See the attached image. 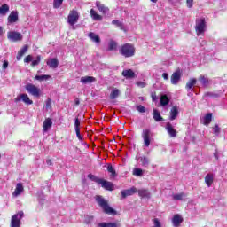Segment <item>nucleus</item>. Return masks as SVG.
Wrapping results in <instances>:
<instances>
[{
    "mask_svg": "<svg viewBox=\"0 0 227 227\" xmlns=\"http://www.w3.org/2000/svg\"><path fill=\"white\" fill-rule=\"evenodd\" d=\"M97 82V78L93 76H83L80 80V82H82V84H91V82Z\"/></svg>",
    "mask_w": 227,
    "mask_h": 227,
    "instance_id": "obj_19",
    "label": "nucleus"
},
{
    "mask_svg": "<svg viewBox=\"0 0 227 227\" xmlns=\"http://www.w3.org/2000/svg\"><path fill=\"white\" fill-rule=\"evenodd\" d=\"M22 56H24V55H22V54H20V52H18V55H17V57H16V59H17L18 61H20V59H22Z\"/></svg>",
    "mask_w": 227,
    "mask_h": 227,
    "instance_id": "obj_58",
    "label": "nucleus"
},
{
    "mask_svg": "<svg viewBox=\"0 0 227 227\" xmlns=\"http://www.w3.org/2000/svg\"><path fill=\"white\" fill-rule=\"evenodd\" d=\"M165 129L170 137H176V130L175 128H173V124H171V122H168Z\"/></svg>",
    "mask_w": 227,
    "mask_h": 227,
    "instance_id": "obj_15",
    "label": "nucleus"
},
{
    "mask_svg": "<svg viewBox=\"0 0 227 227\" xmlns=\"http://www.w3.org/2000/svg\"><path fill=\"white\" fill-rule=\"evenodd\" d=\"M10 12V6L6 4H4L0 7V15H6Z\"/></svg>",
    "mask_w": 227,
    "mask_h": 227,
    "instance_id": "obj_29",
    "label": "nucleus"
},
{
    "mask_svg": "<svg viewBox=\"0 0 227 227\" xmlns=\"http://www.w3.org/2000/svg\"><path fill=\"white\" fill-rule=\"evenodd\" d=\"M35 81H49L51 79V75L49 74H42V75H35Z\"/></svg>",
    "mask_w": 227,
    "mask_h": 227,
    "instance_id": "obj_32",
    "label": "nucleus"
},
{
    "mask_svg": "<svg viewBox=\"0 0 227 227\" xmlns=\"http://www.w3.org/2000/svg\"><path fill=\"white\" fill-rule=\"evenodd\" d=\"M79 104H81V101H79V98H76V99L74 100V105H75V106H79Z\"/></svg>",
    "mask_w": 227,
    "mask_h": 227,
    "instance_id": "obj_59",
    "label": "nucleus"
},
{
    "mask_svg": "<svg viewBox=\"0 0 227 227\" xmlns=\"http://www.w3.org/2000/svg\"><path fill=\"white\" fill-rule=\"evenodd\" d=\"M31 61H33V56L31 55H28L24 59L25 63H31Z\"/></svg>",
    "mask_w": 227,
    "mask_h": 227,
    "instance_id": "obj_51",
    "label": "nucleus"
},
{
    "mask_svg": "<svg viewBox=\"0 0 227 227\" xmlns=\"http://www.w3.org/2000/svg\"><path fill=\"white\" fill-rule=\"evenodd\" d=\"M40 60H41L40 56H37L36 59L32 61L31 67H36L40 65Z\"/></svg>",
    "mask_w": 227,
    "mask_h": 227,
    "instance_id": "obj_47",
    "label": "nucleus"
},
{
    "mask_svg": "<svg viewBox=\"0 0 227 227\" xmlns=\"http://www.w3.org/2000/svg\"><path fill=\"white\" fill-rule=\"evenodd\" d=\"M46 164H48V166H52V160H47Z\"/></svg>",
    "mask_w": 227,
    "mask_h": 227,
    "instance_id": "obj_60",
    "label": "nucleus"
},
{
    "mask_svg": "<svg viewBox=\"0 0 227 227\" xmlns=\"http://www.w3.org/2000/svg\"><path fill=\"white\" fill-rule=\"evenodd\" d=\"M26 90L27 91V93H29L30 95H32V97H40V88L36 87L34 84L28 83L26 85Z\"/></svg>",
    "mask_w": 227,
    "mask_h": 227,
    "instance_id": "obj_6",
    "label": "nucleus"
},
{
    "mask_svg": "<svg viewBox=\"0 0 227 227\" xmlns=\"http://www.w3.org/2000/svg\"><path fill=\"white\" fill-rule=\"evenodd\" d=\"M133 175L135 176H143V169H141V168H135L133 170Z\"/></svg>",
    "mask_w": 227,
    "mask_h": 227,
    "instance_id": "obj_42",
    "label": "nucleus"
},
{
    "mask_svg": "<svg viewBox=\"0 0 227 227\" xmlns=\"http://www.w3.org/2000/svg\"><path fill=\"white\" fill-rule=\"evenodd\" d=\"M15 22H19V12L12 11L7 18V24H15Z\"/></svg>",
    "mask_w": 227,
    "mask_h": 227,
    "instance_id": "obj_9",
    "label": "nucleus"
},
{
    "mask_svg": "<svg viewBox=\"0 0 227 227\" xmlns=\"http://www.w3.org/2000/svg\"><path fill=\"white\" fill-rule=\"evenodd\" d=\"M75 132L79 141H82V136H81V130H77Z\"/></svg>",
    "mask_w": 227,
    "mask_h": 227,
    "instance_id": "obj_55",
    "label": "nucleus"
},
{
    "mask_svg": "<svg viewBox=\"0 0 227 227\" xmlns=\"http://www.w3.org/2000/svg\"><path fill=\"white\" fill-rule=\"evenodd\" d=\"M137 193L140 198H143L145 200H150V198H152V193H150V191L148 189H139L137 190Z\"/></svg>",
    "mask_w": 227,
    "mask_h": 227,
    "instance_id": "obj_13",
    "label": "nucleus"
},
{
    "mask_svg": "<svg viewBox=\"0 0 227 227\" xmlns=\"http://www.w3.org/2000/svg\"><path fill=\"white\" fill-rule=\"evenodd\" d=\"M96 201L99 205V207L102 208L103 212L105 214H107L108 215H116V210L113 209L111 206H109V203L106 199H104L102 196L98 195L96 197Z\"/></svg>",
    "mask_w": 227,
    "mask_h": 227,
    "instance_id": "obj_1",
    "label": "nucleus"
},
{
    "mask_svg": "<svg viewBox=\"0 0 227 227\" xmlns=\"http://www.w3.org/2000/svg\"><path fill=\"white\" fill-rule=\"evenodd\" d=\"M184 198H185V193L181 192V193H176L173 195V200L179 201L184 200Z\"/></svg>",
    "mask_w": 227,
    "mask_h": 227,
    "instance_id": "obj_33",
    "label": "nucleus"
},
{
    "mask_svg": "<svg viewBox=\"0 0 227 227\" xmlns=\"http://www.w3.org/2000/svg\"><path fill=\"white\" fill-rule=\"evenodd\" d=\"M116 47H118V43L114 41H110L108 43V49L109 51H114L116 50Z\"/></svg>",
    "mask_w": 227,
    "mask_h": 227,
    "instance_id": "obj_38",
    "label": "nucleus"
},
{
    "mask_svg": "<svg viewBox=\"0 0 227 227\" xmlns=\"http://www.w3.org/2000/svg\"><path fill=\"white\" fill-rule=\"evenodd\" d=\"M27 49H29L28 48V46L27 45H25L24 47H23V49H21L20 51H18L20 54H21V56H24L25 54H26V52H27Z\"/></svg>",
    "mask_w": 227,
    "mask_h": 227,
    "instance_id": "obj_48",
    "label": "nucleus"
},
{
    "mask_svg": "<svg viewBox=\"0 0 227 227\" xmlns=\"http://www.w3.org/2000/svg\"><path fill=\"white\" fill-rule=\"evenodd\" d=\"M152 3H157V0H151Z\"/></svg>",
    "mask_w": 227,
    "mask_h": 227,
    "instance_id": "obj_63",
    "label": "nucleus"
},
{
    "mask_svg": "<svg viewBox=\"0 0 227 227\" xmlns=\"http://www.w3.org/2000/svg\"><path fill=\"white\" fill-rule=\"evenodd\" d=\"M199 81L202 84V86H204V88H207V86L210 84V80H208V78L205 75H200L199 77Z\"/></svg>",
    "mask_w": 227,
    "mask_h": 227,
    "instance_id": "obj_26",
    "label": "nucleus"
},
{
    "mask_svg": "<svg viewBox=\"0 0 227 227\" xmlns=\"http://www.w3.org/2000/svg\"><path fill=\"white\" fill-rule=\"evenodd\" d=\"M137 86L138 88H146V83L145 82H137Z\"/></svg>",
    "mask_w": 227,
    "mask_h": 227,
    "instance_id": "obj_52",
    "label": "nucleus"
},
{
    "mask_svg": "<svg viewBox=\"0 0 227 227\" xmlns=\"http://www.w3.org/2000/svg\"><path fill=\"white\" fill-rule=\"evenodd\" d=\"M205 184L208 187H212V184H214V174L209 173L205 176Z\"/></svg>",
    "mask_w": 227,
    "mask_h": 227,
    "instance_id": "obj_21",
    "label": "nucleus"
},
{
    "mask_svg": "<svg viewBox=\"0 0 227 227\" xmlns=\"http://www.w3.org/2000/svg\"><path fill=\"white\" fill-rule=\"evenodd\" d=\"M119 52L124 58H132L136 54V48L131 43H125L121 46Z\"/></svg>",
    "mask_w": 227,
    "mask_h": 227,
    "instance_id": "obj_2",
    "label": "nucleus"
},
{
    "mask_svg": "<svg viewBox=\"0 0 227 227\" xmlns=\"http://www.w3.org/2000/svg\"><path fill=\"white\" fill-rule=\"evenodd\" d=\"M152 99L153 102H155V100H157V94L155 92L152 93Z\"/></svg>",
    "mask_w": 227,
    "mask_h": 227,
    "instance_id": "obj_56",
    "label": "nucleus"
},
{
    "mask_svg": "<svg viewBox=\"0 0 227 227\" xmlns=\"http://www.w3.org/2000/svg\"><path fill=\"white\" fill-rule=\"evenodd\" d=\"M90 16L94 20H102V16L98 14L93 9L90 10Z\"/></svg>",
    "mask_w": 227,
    "mask_h": 227,
    "instance_id": "obj_31",
    "label": "nucleus"
},
{
    "mask_svg": "<svg viewBox=\"0 0 227 227\" xmlns=\"http://www.w3.org/2000/svg\"><path fill=\"white\" fill-rule=\"evenodd\" d=\"M214 157H215V159H219V155L217 154V152H215V153H214Z\"/></svg>",
    "mask_w": 227,
    "mask_h": 227,
    "instance_id": "obj_61",
    "label": "nucleus"
},
{
    "mask_svg": "<svg viewBox=\"0 0 227 227\" xmlns=\"http://www.w3.org/2000/svg\"><path fill=\"white\" fill-rule=\"evenodd\" d=\"M142 139L144 141V146L149 148L152 141H153V133L148 129L142 130Z\"/></svg>",
    "mask_w": 227,
    "mask_h": 227,
    "instance_id": "obj_4",
    "label": "nucleus"
},
{
    "mask_svg": "<svg viewBox=\"0 0 227 227\" xmlns=\"http://www.w3.org/2000/svg\"><path fill=\"white\" fill-rule=\"evenodd\" d=\"M96 6L97 8L99 10V12H101V13H104V15H106V13L109 12V8L106 7V5L101 4L100 2H96Z\"/></svg>",
    "mask_w": 227,
    "mask_h": 227,
    "instance_id": "obj_22",
    "label": "nucleus"
},
{
    "mask_svg": "<svg viewBox=\"0 0 227 227\" xmlns=\"http://www.w3.org/2000/svg\"><path fill=\"white\" fill-rule=\"evenodd\" d=\"M204 125H208L212 121V114H207L203 119Z\"/></svg>",
    "mask_w": 227,
    "mask_h": 227,
    "instance_id": "obj_34",
    "label": "nucleus"
},
{
    "mask_svg": "<svg viewBox=\"0 0 227 227\" xmlns=\"http://www.w3.org/2000/svg\"><path fill=\"white\" fill-rule=\"evenodd\" d=\"M138 160H140V162H142V166H148V164H150V160H148V158H146V156H142L140 158H138Z\"/></svg>",
    "mask_w": 227,
    "mask_h": 227,
    "instance_id": "obj_35",
    "label": "nucleus"
},
{
    "mask_svg": "<svg viewBox=\"0 0 227 227\" xmlns=\"http://www.w3.org/2000/svg\"><path fill=\"white\" fill-rule=\"evenodd\" d=\"M22 192H24V186L22 185V184L18 183L16 184V188H15V191L12 193V196L14 198H17V196H20V194H22Z\"/></svg>",
    "mask_w": 227,
    "mask_h": 227,
    "instance_id": "obj_17",
    "label": "nucleus"
},
{
    "mask_svg": "<svg viewBox=\"0 0 227 227\" xmlns=\"http://www.w3.org/2000/svg\"><path fill=\"white\" fill-rule=\"evenodd\" d=\"M3 35V27H0V36Z\"/></svg>",
    "mask_w": 227,
    "mask_h": 227,
    "instance_id": "obj_62",
    "label": "nucleus"
},
{
    "mask_svg": "<svg viewBox=\"0 0 227 227\" xmlns=\"http://www.w3.org/2000/svg\"><path fill=\"white\" fill-rule=\"evenodd\" d=\"M107 171L108 173H111L112 176H116V170H114V168L113 167V165L109 164L107 166Z\"/></svg>",
    "mask_w": 227,
    "mask_h": 227,
    "instance_id": "obj_39",
    "label": "nucleus"
},
{
    "mask_svg": "<svg viewBox=\"0 0 227 227\" xmlns=\"http://www.w3.org/2000/svg\"><path fill=\"white\" fill-rule=\"evenodd\" d=\"M63 4V0H54L53 8H59Z\"/></svg>",
    "mask_w": 227,
    "mask_h": 227,
    "instance_id": "obj_43",
    "label": "nucleus"
},
{
    "mask_svg": "<svg viewBox=\"0 0 227 227\" xmlns=\"http://www.w3.org/2000/svg\"><path fill=\"white\" fill-rule=\"evenodd\" d=\"M120 97V90L118 89H113L111 94H110V98L111 100H114Z\"/></svg>",
    "mask_w": 227,
    "mask_h": 227,
    "instance_id": "obj_30",
    "label": "nucleus"
},
{
    "mask_svg": "<svg viewBox=\"0 0 227 227\" xmlns=\"http://www.w3.org/2000/svg\"><path fill=\"white\" fill-rule=\"evenodd\" d=\"M89 38L95 43H100V36L93 32L89 33Z\"/></svg>",
    "mask_w": 227,
    "mask_h": 227,
    "instance_id": "obj_27",
    "label": "nucleus"
},
{
    "mask_svg": "<svg viewBox=\"0 0 227 227\" xmlns=\"http://www.w3.org/2000/svg\"><path fill=\"white\" fill-rule=\"evenodd\" d=\"M88 178H90V180H92V182H96V184H100V181L102 180L101 178H98L92 174H89Z\"/></svg>",
    "mask_w": 227,
    "mask_h": 227,
    "instance_id": "obj_37",
    "label": "nucleus"
},
{
    "mask_svg": "<svg viewBox=\"0 0 227 227\" xmlns=\"http://www.w3.org/2000/svg\"><path fill=\"white\" fill-rule=\"evenodd\" d=\"M184 222V218L180 215H176L172 218V223L174 227H180V224Z\"/></svg>",
    "mask_w": 227,
    "mask_h": 227,
    "instance_id": "obj_18",
    "label": "nucleus"
},
{
    "mask_svg": "<svg viewBox=\"0 0 227 227\" xmlns=\"http://www.w3.org/2000/svg\"><path fill=\"white\" fill-rule=\"evenodd\" d=\"M206 97H214L215 98H217V97H219V95L213 93V92H207L205 94Z\"/></svg>",
    "mask_w": 227,
    "mask_h": 227,
    "instance_id": "obj_53",
    "label": "nucleus"
},
{
    "mask_svg": "<svg viewBox=\"0 0 227 227\" xmlns=\"http://www.w3.org/2000/svg\"><path fill=\"white\" fill-rule=\"evenodd\" d=\"M195 31L197 36H201L205 35V31H207V21H205V18H199L195 21Z\"/></svg>",
    "mask_w": 227,
    "mask_h": 227,
    "instance_id": "obj_3",
    "label": "nucleus"
},
{
    "mask_svg": "<svg viewBox=\"0 0 227 227\" xmlns=\"http://www.w3.org/2000/svg\"><path fill=\"white\" fill-rule=\"evenodd\" d=\"M22 217H24L23 211H20L17 214H15L14 215H12V217L11 219L10 227H20V224H22V223L20 222L22 220Z\"/></svg>",
    "mask_w": 227,
    "mask_h": 227,
    "instance_id": "obj_5",
    "label": "nucleus"
},
{
    "mask_svg": "<svg viewBox=\"0 0 227 227\" xmlns=\"http://www.w3.org/2000/svg\"><path fill=\"white\" fill-rule=\"evenodd\" d=\"M112 24H113L114 26H117V27H121H121H123V23H121V21H120V20H114L112 21Z\"/></svg>",
    "mask_w": 227,
    "mask_h": 227,
    "instance_id": "obj_44",
    "label": "nucleus"
},
{
    "mask_svg": "<svg viewBox=\"0 0 227 227\" xmlns=\"http://www.w3.org/2000/svg\"><path fill=\"white\" fill-rule=\"evenodd\" d=\"M121 74L126 79H134V77H136V73H134L132 69L123 70Z\"/></svg>",
    "mask_w": 227,
    "mask_h": 227,
    "instance_id": "obj_20",
    "label": "nucleus"
},
{
    "mask_svg": "<svg viewBox=\"0 0 227 227\" xmlns=\"http://www.w3.org/2000/svg\"><path fill=\"white\" fill-rule=\"evenodd\" d=\"M180 79H182V74H180V71H176L171 75V84H178V82H180Z\"/></svg>",
    "mask_w": 227,
    "mask_h": 227,
    "instance_id": "obj_16",
    "label": "nucleus"
},
{
    "mask_svg": "<svg viewBox=\"0 0 227 227\" xmlns=\"http://www.w3.org/2000/svg\"><path fill=\"white\" fill-rule=\"evenodd\" d=\"M81 121H79V118H76L74 121V130L75 132L78 130H81Z\"/></svg>",
    "mask_w": 227,
    "mask_h": 227,
    "instance_id": "obj_41",
    "label": "nucleus"
},
{
    "mask_svg": "<svg viewBox=\"0 0 227 227\" xmlns=\"http://www.w3.org/2000/svg\"><path fill=\"white\" fill-rule=\"evenodd\" d=\"M153 118L156 121H164V119L160 115V112H159V110H157V109H153Z\"/></svg>",
    "mask_w": 227,
    "mask_h": 227,
    "instance_id": "obj_24",
    "label": "nucleus"
},
{
    "mask_svg": "<svg viewBox=\"0 0 227 227\" xmlns=\"http://www.w3.org/2000/svg\"><path fill=\"white\" fill-rule=\"evenodd\" d=\"M153 226H152V227H162V224L159 221V218H154L153 220Z\"/></svg>",
    "mask_w": 227,
    "mask_h": 227,
    "instance_id": "obj_46",
    "label": "nucleus"
},
{
    "mask_svg": "<svg viewBox=\"0 0 227 227\" xmlns=\"http://www.w3.org/2000/svg\"><path fill=\"white\" fill-rule=\"evenodd\" d=\"M160 106H168L169 104V98L168 95H161L160 98Z\"/></svg>",
    "mask_w": 227,
    "mask_h": 227,
    "instance_id": "obj_28",
    "label": "nucleus"
},
{
    "mask_svg": "<svg viewBox=\"0 0 227 227\" xmlns=\"http://www.w3.org/2000/svg\"><path fill=\"white\" fill-rule=\"evenodd\" d=\"M197 81L196 79H191L187 83H186V90H192V87L196 84Z\"/></svg>",
    "mask_w": 227,
    "mask_h": 227,
    "instance_id": "obj_36",
    "label": "nucleus"
},
{
    "mask_svg": "<svg viewBox=\"0 0 227 227\" xmlns=\"http://www.w3.org/2000/svg\"><path fill=\"white\" fill-rule=\"evenodd\" d=\"M137 192V189L136 187H131L130 189L123 190L121 192V196L122 200H125L128 196H133Z\"/></svg>",
    "mask_w": 227,
    "mask_h": 227,
    "instance_id": "obj_12",
    "label": "nucleus"
},
{
    "mask_svg": "<svg viewBox=\"0 0 227 227\" xmlns=\"http://www.w3.org/2000/svg\"><path fill=\"white\" fill-rule=\"evenodd\" d=\"M98 185H101L103 189H106V191H114V184L109 181H106L104 179H101Z\"/></svg>",
    "mask_w": 227,
    "mask_h": 227,
    "instance_id": "obj_14",
    "label": "nucleus"
},
{
    "mask_svg": "<svg viewBox=\"0 0 227 227\" xmlns=\"http://www.w3.org/2000/svg\"><path fill=\"white\" fill-rule=\"evenodd\" d=\"M43 131L47 132L51 127H52V120L51 118H46L43 124Z\"/></svg>",
    "mask_w": 227,
    "mask_h": 227,
    "instance_id": "obj_23",
    "label": "nucleus"
},
{
    "mask_svg": "<svg viewBox=\"0 0 227 227\" xmlns=\"http://www.w3.org/2000/svg\"><path fill=\"white\" fill-rule=\"evenodd\" d=\"M8 65H9L8 60H4L2 66L3 69L6 70V68H8Z\"/></svg>",
    "mask_w": 227,
    "mask_h": 227,
    "instance_id": "obj_54",
    "label": "nucleus"
},
{
    "mask_svg": "<svg viewBox=\"0 0 227 227\" xmlns=\"http://www.w3.org/2000/svg\"><path fill=\"white\" fill-rule=\"evenodd\" d=\"M24 102V104H27V106H31L33 104V100L29 98V96L27 94H20L15 98V102Z\"/></svg>",
    "mask_w": 227,
    "mask_h": 227,
    "instance_id": "obj_11",
    "label": "nucleus"
},
{
    "mask_svg": "<svg viewBox=\"0 0 227 227\" xmlns=\"http://www.w3.org/2000/svg\"><path fill=\"white\" fill-rule=\"evenodd\" d=\"M162 77L165 81H168V79H169V76L168 75V73H163L162 74Z\"/></svg>",
    "mask_w": 227,
    "mask_h": 227,
    "instance_id": "obj_57",
    "label": "nucleus"
},
{
    "mask_svg": "<svg viewBox=\"0 0 227 227\" xmlns=\"http://www.w3.org/2000/svg\"><path fill=\"white\" fill-rule=\"evenodd\" d=\"M169 114L170 115L168 117V120H170V121L176 120V118L178 117V114H180V108L176 106H172V108L170 109Z\"/></svg>",
    "mask_w": 227,
    "mask_h": 227,
    "instance_id": "obj_10",
    "label": "nucleus"
},
{
    "mask_svg": "<svg viewBox=\"0 0 227 227\" xmlns=\"http://www.w3.org/2000/svg\"><path fill=\"white\" fill-rule=\"evenodd\" d=\"M0 159H1V154H0Z\"/></svg>",
    "mask_w": 227,
    "mask_h": 227,
    "instance_id": "obj_64",
    "label": "nucleus"
},
{
    "mask_svg": "<svg viewBox=\"0 0 227 227\" xmlns=\"http://www.w3.org/2000/svg\"><path fill=\"white\" fill-rule=\"evenodd\" d=\"M213 132L215 136H219V132H221V128H219V125H215V127L213 128Z\"/></svg>",
    "mask_w": 227,
    "mask_h": 227,
    "instance_id": "obj_45",
    "label": "nucleus"
},
{
    "mask_svg": "<svg viewBox=\"0 0 227 227\" xmlns=\"http://www.w3.org/2000/svg\"><path fill=\"white\" fill-rule=\"evenodd\" d=\"M194 4V0H186L187 8H192Z\"/></svg>",
    "mask_w": 227,
    "mask_h": 227,
    "instance_id": "obj_50",
    "label": "nucleus"
},
{
    "mask_svg": "<svg viewBox=\"0 0 227 227\" xmlns=\"http://www.w3.org/2000/svg\"><path fill=\"white\" fill-rule=\"evenodd\" d=\"M77 20H79V12L77 11H72L68 15V24L74 26V24H77Z\"/></svg>",
    "mask_w": 227,
    "mask_h": 227,
    "instance_id": "obj_7",
    "label": "nucleus"
},
{
    "mask_svg": "<svg viewBox=\"0 0 227 227\" xmlns=\"http://www.w3.org/2000/svg\"><path fill=\"white\" fill-rule=\"evenodd\" d=\"M45 109H46V111H49L50 109H52V100H51V98H48L46 100Z\"/></svg>",
    "mask_w": 227,
    "mask_h": 227,
    "instance_id": "obj_40",
    "label": "nucleus"
},
{
    "mask_svg": "<svg viewBox=\"0 0 227 227\" xmlns=\"http://www.w3.org/2000/svg\"><path fill=\"white\" fill-rule=\"evenodd\" d=\"M47 65L51 68H58V65H59V62L58 61V59H50L47 61Z\"/></svg>",
    "mask_w": 227,
    "mask_h": 227,
    "instance_id": "obj_25",
    "label": "nucleus"
},
{
    "mask_svg": "<svg viewBox=\"0 0 227 227\" xmlns=\"http://www.w3.org/2000/svg\"><path fill=\"white\" fill-rule=\"evenodd\" d=\"M8 40H11V42H19L22 40V34L15 31L8 32L7 34Z\"/></svg>",
    "mask_w": 227,
    "mask_h": 227,
    "instance_id": "obj_8",
    "label": "nucleus"
},
{
    "mask_svg": "<svg viewBox=\"0 0 227 227\" xmlns=\"http://www.w3.org/2000/svg\"><path fill=\"white\" fill-rule=\"evenodd\" d=\"M137 111H138V113H146V108L141 105L137 106Z\"/></svg>",
    "mask_w": 227,
    "mask_h": 227,
    "instance_id": "obj_49",
    "label": "nucleus"
}]
</instances>
